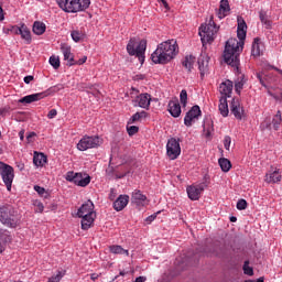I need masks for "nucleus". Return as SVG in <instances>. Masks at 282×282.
<instances>
[{
    "label": "nucleus",
    "instance_id": "13",
    "mask_svg": "<svg viewBox=\"0 0 282 282\" xmlns=\"http://www.w3.org/2000/svg\"><path fill=\"white\" fill-rule=\"evenodd\" d=\"M230 111L234 113V117L237 120H242L245 116L243 106H241V101H239V98H234L230 102Z\"/></svg>",
    "mask_w": 282,
    "mask_h": 282
},
{
    "label": "nucleus",
    "instance_id": "30",
    "mask_svg": "<svg viewBox=\"0 0 282 282\" xmlns=\"http://www.w3.org/2000/svg\"><path fill=\"white\" fill-rule=\"evenodd\" d=\"M32 31L36 35H42L46 32V24L43 22H34Z\"/></svg>",
    "mask_w": 282,
    "mask_h": 282
},
{
    "label": "nucleus",
    "instance_id": "23",
    "mask_svg": "<svg viewBox=\"0 0 282 282\" xmlns=\"http://www.w3.org/2000/svg\"><path fill=\"white\" fill-rule=\"evenodd\" d=\"M219 112L224 118H227L229 116V105L227 97H220L219 98V106H218Z\"/></svg>",
    "mask_w": 282,
    "mask_h": 282
},
{
    "label": "nucleus",
    "instance_id": "42",
    "mask_svg": "<svg viewBox=\"0 0 282 282\" xmlns=\"http://www.w3.org/2000/svg\"><path fill=\"white\" fill-rule=\"evenodd\" d=\"M147 117V111L142 110L141 112H135L132 117H131V121L132 123L141 120L142 118Z\"/></svg>",
    "mask_w": 282,
    "mask_h": 282
},
{
    "label": "nucleus",
    "instance_id": "41",
    "mask_svg": "<svg viewBox=\"0 0 282 282\" xmlns=\"http://www.w3.org/2000/svg\"><path fill=\"white\" fill-rule=\"evenodd\" d=\"M225 253H226V251H225V247L224 246H221V247L215 246V248L210 252V254H213L215 257H221Z\"/></svg>",
    "mask_w": 282,
    "mask_h": 282
},
{
    "label": "nucleus",
    "instance_id": "26",
    "mask_svg": "<svg viewBox=\"0 0 282 282\" xmlns=\"http://www.w3.org/2000/svg\"><path fill=\"white\" fill-rule=\"evenodd\" d=\"M147 196L143 195L140 191H135L132 193V203L139 205V206H144L147 202Z\"/></svg>",
    "mask_w": 282,
    "mask_h": 282
},
{
    "label": "nucleus",
    "instance_id": "39",
    "mask_svg": "<svg viewBox=\"0 0 282 282\" xmlns=\"http://www.w3.org/2000/svg\"><path fill=\"white\" fill-rule=\"evenodd\" d=\"M50 65H52V67L54 69H59V67H61V59H59V57H57L55 55L51 56L50 57Z\"/></svg>",
    "mask_w": 282,
    "mask_h": 282
},
{
    "label": "nucleus",
    "instance_id": "2",
    "mask_svg": "<svg viewBox=\"0 0 282 282\" xmlns=\"http://www.w3.org/2000/svg\"><path fill=\"white\" fill-rule=\"evenodd\" d=\"M180 47L176 40H167L156 46L152 53V63L166 65L178 54Z\"/></svg>",
    "mask_w": 282,
    "mask_h": 282
},
{
    "label": "nucleus",
    "instance_id": "44",
    "mask_svg": "<svg viewBox=\"0 0 282 282\" xmlns=\"http://www.w3.org/2000/svg\"><path fill=\"white\" fill-rule=\"evenodd\" d=\"M231 142H232L231 137L230 135H225V138H224V148L227 151H230Z\"/></svg>",
    "mask_w": 282,
    "mask_h": 282
},
{
    "label": "nucleus",
    "instance_id": "4",
    "mask_svg": "<svg viewBox=\"0 0 282 282\" xmlns=\"http://www.w3.org/2000/svg\"><path fill=\"white\" fill-rule=\"evenodd\" d=\"M56 2L67 13L84 12L90 6V0H56Z\"/></svg>",
    "mask_w": 282,
    "mask_h": 282
},
{
    "label": "nucleus",
    "instance_id": "27",
    "mask_svg": "<svg viewBox=\"0 0 282 282\" xmlns=\"http://www.w3.org/2000/svg\"><path fill=\"white\" fill-rule=\"evenodd\" d=\"M96 215H89V216H82V230H89L91 226L94 225Z\"/></svg>",
    "mask_w": 282,
    "mask_h": 282
},
{
    "label": "nucleus",
    "instance_id": "50",
    "mask_svg": "<svg viewBox=\"0 0 282 282\" xmlns=\"http://www.w3.org/2000/svg\"><path fill=\"white\" fill-rule=\"evenodd\" d=\"M57 115H58L57 109H51V110L48 111V113H47V118H48L50 120H52V119H55V118L57 117Z\"/></svg>",
    "mask_w": 282,
    "mask_h": 282
},
{
    "label": "nucleus",
    "instance_id": "17",
    "mask_svg": "<svg viewBox=\"0 0 282 282\" xmlns=\"http://www.w3.org/2000/svg\"><path fill=\"white\" fill-rule=\"evenodd\" d=\"M46 98V94H44V91L41 93H36V94H31V95H26L24 97H22L19 102L20 104H33V102H37L40 100H43Z\"/></svg>",
    "mask_w": 282,
    "mask_h": 282
},
{
    "label": "nucleus",
    "instance_id": "31",
    "mask_svg": "<svg viewBox=\"0 0 282 282\" xmlns=\"http://www.w3.org/2000/svg\"><path fill=\"white\" fill-rule=\"evenodd\" d=\"M70 36H72L73 41H75L77 43L85 40V33L83 30H73L70 32Z\"/></svg>",
    "mask_w": 282,
    "mask_h": 282
},
{
    "label": "nucleus",
    "instance_id": "45",
    "mask_svg": "<svg viewBox=\"0 0 282 282\" xmlns=\"http://www.w3.org/2000/svg\"><path fill=\"white\" fill-rule=\"evenodd\" d=\"M236 207L239 210H243V209L248 208V202H246V199H239Z\"/></svg>",
    "mask_w": 282,
    "mask_h": 282
},
{
    "label": "nucleus",
    "instance_id": "56",
    "mask_svg": "<svg viewBox=\"0 0 282 282\" xmlns=\"http://www.w3.org/2000/svg\"><path fill=\"white\" fill-rule=\"evenodd\" d=\"M262 24H264V26L267 29H271L272 28V22L269 19L265 22H263Z\"/></svg>",
    "mask_w": 282,
    "mask_h": 282
},
{
    "label": "nucleus",
    "instance_id": "22",
    "mask_svg": "<svg viewBox=\"0 0 282 282\" xmlns=\"http://www.w3.org/2000/svg\"><path fill=\"white\" fill-rule=\"evenodd\" d=\"M47 163V156L43 152H34L33 164L36 167H43Z\"/></svg>",
    "mask_w": 282,
    "mask_h": 282
},
{
    "label": "nucleus",
    "instance_id": "15",
    "mask_svg": "<svg viewBox=\"0 0 282 282\" xmlns=\"http://www.w3.org/2000/svg\"><path fill=\"white\" fill-rule=\"evenodd\" d=\"M61 52L64 55V61H67L68 67L76 65V59H74V54L72 53V46L68 44H62Z\"/></svg>",
    "mask_w": 282,
    "mask_h": 282
},
{
    "label": "nucleus",
    "instance_id": "64",
    "mask_svg": "<svg viewBox=\"0 0 282 282\" xmlns=\"http://www.w3.org/2000/svg\"><path fill=\"white\" fill-rule=\"evenodd\" d=\"M161 3H163V7H165V9H169V3L166 0H161Z\"/></svg>",
    "mask_w": 282,
    "mask_h": 282
},
{
    "label": "nucleus",
    "instance_id": "46",
    "mask_svg": "<svg viewBox=\"0 0 282 282\" xmlns=\"http://www.w3.org/2000/svg\"><path fill=\"white\" fill-rule=\"evenodd\" d=\"M127 131H128V134L130 137H132L139 132V127L138 126H130V127L128 126Z\"/></svg>",
    "mask_w": 282,
    "mask_h": 282
},
{
    "label": "nucleus",
    "instance_id": "37",
    "mask_svg": "<svg viewBox=\"0 0 282 282\" xmlns=\"http://www.w3.org/2000/svg\"><path fill=\"white\" fill-rule=\"evenodd\" d=\"M64 276H65V273L63 271H57L55 275H52L51 278H48L47 282H62Z\"/></svg>",
    "mask_w": 282,
    "mask_h": 282
},
{
    "label": "nucleus",
    "instance_id": "33",
    "mask_svg": "<svg viewBox=\"0 0 282 282\" xmlns=\"http://www.w3.org/2000/svg\"><path fill=\"white\" fill-rule=\"evenodd\" d=\"M218 163L223 172H229L232 167L231 162L227 159H220Z\"/></svg>",
    "mask_w": 282,
    "mask_h": 282
},
{
    "label": "nucleus",
    "instance_id": "34",
    "mask_svg": "<svg viewBox=\"0 0 282 282\" xmlns=\"http://www.w3.org/2000/svg\"><path fill=\"white\" fill-rule=\"evenodd\" d=\"M281 123H282V113L280 110H278L276 115L272 119V124L275 131L279 130Z\"/></svg>",
    "mask_w": 282,
    "mask_h": 282
},
{
    "label": "nucleus",
    "instance_id": "58",
    "mask_svg": "<svg viewBox=\"0 0 282 282\" xmlns=\"http://www.w3.org/2000/svg\"><path fill=\"white\" fill-rule=\"evenodd\" d=\"M265 17H267V13L264 11H260V13H259L260 21L265 19Z\"/></svg>",
    "mask_w": 282,
    "mask_h": 282
},
{
    "label": "nucleus",
    "instance_id": "8",
    "mask_svg": "<svg viewBox=\"0 0 282 282\" xmlns=\"http://www.w3.org/2000/svg\"><path fill=\"white\" fill-rule=\"evenodd\" d=\"M0 176L7 187V191L11 192L14 180V169L3 162H0Z\"/></svg>",
    "mask_w": 282,
    "mask_h": 282
},
{
    "label": "nucleus",
    "instance_id": "40",
    "mask_svg": "<svg viewBox=\"0 0 282 282\" xmlns=\"http://www.w3.org/2000/svg\"><path fill=\"white\" fill-rule=\"evenodd\" d=\"M188 99V94L186 89H182L180 93V102L183 107H186Z\"/></svg>",
    "mask_w": 282,
    "mask_h": 282
},
{
    "label": "nucleus",
    "instance_id": "35",
    "mask_svg": "<svg viewBox=\"0 0 282 282\" xmlns=\"http://www.w3.org/2000/svg\"><path fill=\"white\" fill-rule=\"evenodd\" d=\"M110 252L112 254H126L127 257H129V251L123 249L121 246H111Z\"/></svg>",
    "mask_w": 282,
    "mask_h": 282
},
{
    "label": "nucleus",
    "instance_id": "11",
    "mask_svg": "<svg viewBox=\"0 0 282 282\" xmlns=\"http://www.w3.org/2000/svg\"><path fill=\"white\" fill-rule=\"evenodd\" d=\"M208 185L198 184V185H191L186 187V193L189 199L198 200L202 196V193L205 191V187Z\"/></svg>",
    "mask_w": 282,
    "mask_h": 282
},
{
    "label": "nucleus",
    "instance_id": "59",
    "mask_svg": "<svg viewBox=\"0 0 282 282\" xmlns=\"http://www.w3.org/2000/svg\"><path fill=\"white\" fill-rule=\"evenodd\" d=\"M36 137V133L35 132H30L28 135H26V139L28 140H31L32 138Z\"/></svg>",
    "mask_w": 282,
    "mask_h": 282
},
{
    "label": "nucleus",
    "instance_id": "53",
    "mask_svg": "<svg viewBox=\"0 0 282 282\" xmlns=\"http://www.w3.org/2000/svg\"><path fill=\"white\" fill-rule=\"evenodd\" d=\"M261 128L264 130H271V123L269 121H264L261 123Z\"/></svg>",
    "mask_w": 282,
    "mask_h": 282
},
{
    "label": "nucleus",
    "instance_id": "47",
    "mask_svg": "<svg viewBox=\"0 0 282 282\" xmlns=\"http://www.w3.org/2000/svg\"><path fill=\"white\" fill-rule=\"evenodd\" d=\"M33 189H34L40 196H42V197H44L45 195H47L46 189H45L44 187L39 186V185H35V186L33 187Z\"/></svg>",
    "mask_w": 282,
    "mask_h": 282
},
{
    "label": "nucleus",
    "instance_id": "20",
    "mask_svg": "<svg viewBox=\"0 0 282 282\" xmlns=\"http://www.w3.org/2000/svg\"><path fill=\"white\" fill-rule=\"evenodd\" d=\"M167 111L173 118H178L182 115V107L178 100H170L167 104Z\"/></svg>",
    "mask_w": 282,
    "mask_h": 282
},
{
    "label": "nucleus",
    "instance_id": "60",
    "mask_svg": "<svg viewBox=\"0 0 282 282\" xmlns=\"http://www.w3.org/2000/svg\"><path fill=\"white\" fill-rule=\"evenodd\" d=\"M90 279H91V281L98 280V274L97 273H91Z\"/></svg>",
    "mask_w": 282,
    "mask_h": 282
},
{
    "label": "nucleus",
    "instance_id": "55",
    "mask_svg": "<svg viewBox=\"0 0 282 282\" xmlns=\"http://www.w3.org/2000/svg\"><path fill=\"white\" fill-rule=\"evenodd\" d=\"M158 217V214H152L151 216H149L145 221L148 224H151L155 218Z\"/></svg>",
    "mask_w": 282,
    "mask_h": 282
},
{
    "label": "nucleus",
    "instance_id": "9",
    "mask_svg": "<svg viewBox=\"0 0 282 282\" xmlns=\"http://www.w3.org/2000/svg\"><path fill=\"white\" fill-rule=\"evenodd\" d=\"M167 158L170 160H176L181 155L180 140L176 138H170L167 140Z\"/></svg>",
    "mask_w": 282,
    "mask_h": 282
},
{
    "label": "nucleus",
    "instance_id": "19",
    "mask_svg": "<svg viewBox=\"0 0 282 282\" xmlns=\"http://www.w3.org/2000/svg\"><path fill=\"white\" fill-rule=\"evenodd\" d=\"M94 204L88 200L87 203H85L84 205H82L77 212V216L78 217H85V216H95V212H94Z\"/></svg>",
    "mask_w": 282,
    "mask_h": 282
},
{
    "label": "nucleus",
    "instance_id": "28",
    "mask_svg": "<svg viewBox=\"0 0 282 282\" xmlns=\"http://www.w3.org/2000/svg\"><path fill=\"white\" fill-rule=\"evenodd\" d=\"M195 63H196V57L193 55H186L182 61V65L183 67H185V69H187V72H192Z\"/></svg>",
    "mask_w": 282,
    "mask_h": 282
},
{
    "label": "nucleus",
    "instance_id": "49",
    "mask_svg": "<svg viewBox=\"0 0 282 282\" xmlns=\"http://www.w3.org/2000/svg\"><path fill=\"white\" fill-rule=\"evenodd\" d=\"M10 111H11V107L10 106H4V107L0 108V116L4 117L8 113H10Z\"/></svg>",
    "mask_w": 282,
    "mask_h": 282
},
{
    "label": "nucleus",
    "instance_id": "6",
    "mask_svg": "<svg viewBox=\"0 0 282 282\" xmlns=\"http://www.w3.org/2000/svg\"><path fill=\"white\" fill-rule=\"evenodd\" d=\"M147 50V41L141 40L140 42H137L135 37H132L128 45L127 51L131 56H137L140 61V63H144V53Z\"/></svg>",
    "mask_w": 282,
    "mask_h": 282
},
{
    "label": "nucleus",
    "instance_id": "57",
    "mask_svg": "<svg viewBox=\"0 0 282 282\" xmlns=\"http://www.w3.org/2000/svg\"><path fill=\"white\" fill-rule=\"evenodd\" d=\"M145 281H147L145 276H138L134 282H145Z\"/></svg>",
    "mask_w": 282,
    "mask_h": 282
},
{
    "label": "nucleus",
    "instance_id": "32",
    "mask_svg": "<svg viewBox=\"0 0 282 282\" xmlns=\"http://www.w3.org/2000/svg\"><path fill=\"white\" fill-rule=\"evenodd\" d=\"M260 43H261V40L259 37H256L253 40L252 48H251V54L253 56H259L260 55V53H261Z\"/></svg>",
    "mask_w": 282,
    "mask_h": 282
},
{
    "label": "nucleus",
    "instance_id": "16",
    "mask_svg": "<svg viewBox=\"0 0 282 282\" xmlns=\"http://www.w3.org/2000/svg\"><path fill=\"white\" fill-rule=\"evenodd\" d=\"M13 32L15 34L21 35V39L24 40L25 44H31L32 43V35L31 31L28 29L25 24L13 28Z\"/></svg>",
    "mask_w": 282,
    "mask_h": 282
},
{
    "label": "nucleus",
    "instance_id": "38",
    "mask_svg": "<svg viewBox=\"0 0 282 282\" xmlns=\"http://www.w3.org/2000/svg\"><path fill=\"white\" fill-rule=\"evenodd\" d=\"M243 273L248 276L253 275V269L250 267V261H245L243 267H242Z\"/></svg>",
    "mask_w": 282,
    "mask_h": 282
},
{
    "label": "nucleus",
    "instance_id": "14",
    "mask_svg": "<svg viewBox=\"0 0 282 282\" xmlns=\"http://www.w3.org/2000/svg\"><path fill=\"white\" fill-rule=\"evenodd\" d=\"M264 181L268 184H278L282 181V171L271 166L270 171L267 173Z\"/></svg>",
    "mask_w": 282,
    "mask_h": 282
},
{
    "label": "nucleus",
    "instance_id": "7",
    "mask_svg": "<svg viewBox=\"0 0 282 282\" xmlns=\"http://www.w3.org/2000/svg\"><path fill=\"white\" fill-rule=\"evenodd\" d=\"M102 144V139L98 135H84L77 143L79 151H87L89 149H97Z\"/></svg>",
    "mask_w": 282,
    "mask_h": 282
},
{
    "label": "nucleus",
    "instance_id": "12",
    "mask_svg": "<svg viewBox=\"0 0 282 282\" xmlns=\"http://www.w3.org/2000/svg\"><path fill=\"white\" fill-rule=\"evenodd\" d=\"M209 61H210V57L205 54L198 57L197 65H198L199 75L202 79H204V77L209 74Z\"/></svg>",
    "mask_w": 282,
    "mask_h": 282
},
{
    "label": "nucleus",
    "instance_id": "1",
    "mask_svg": "<svg viewBox=\"0 0 282 282\" xmlns=\"http://www.w3.org/2000/svg\"><path fill=\"white\" fill-rule=\"evenodd\" d=\"M247 30L248 25L246 24V21L239 22L237 29L239 42L237 39H229L225 45L224 61L227 65L236 67L237 69H239V55L243 50V41L246 40Z\"/></svg>",
    "mask_w": 282,
    "mask_h": 282
},
{
    "label": "nucleus",
    "instance_id": "54",
    "mask_svg": "<svg viewBox=\"0 0 282 282\" xmlns=\"http://www.w3.org/2000/svg\"><path fill=\"white\" fill-rule=\"evenodd\" d=\"M86 61H87V57L84 56L83 58L75 61V65H85Z\"/></svg>",
    "mask_w": 282,
    "mask_h": 282
},
{
    "label": "nucleus",
    "instance_id": "29",
    "mask_svg": "<svg viewBox=\"0 0 282 282\" xmlns=\"http://www.w3.org/2000/svg\"><path fill=\"white\" fill-rule=\"evenodd\" d=\"M64 89H65V87H64L63 84H57V85H55V86L50 87L48 89H46V90L43 91V93H44V95H45V98H47V97H50V96H52V95H54V94H57V93H59V91H62V90H64Z\"/></svg>",
    "mask_w": 282,
    "mask_h": 282
},
{
    "label": "nucleus",
    "instance_id": "52",
    "mask_svg": "<svg viewBox=\"0 0 282 282\" xmlns=\"http://www.w3.org/2000/svg\"><path fill=\"white\" fill-rule=\"evenodd\" d=\"M34 80V76L29 75L23 78L24 84L30 85Z\"/></svg>",
    "mask_w": 282,
    "mask_h": 282
},
{
    "label": "nucleus",
    "instance_id": "3",
    "mask_svg": "<svg viewBox=\"0 0 282 282\" xmlns=\"http://www.w3.org/2000/svg\"><path fill=\"white\" fill-rule=\"evenodd\" d=\"M0 223L7 228H18L21 223L19 212L12 205L0 206Z\"/></svg>",
    "mask_w": 282,
    "mask_h": 282
},
{
    "label": "nucleus",
    "instance_id": "63",
    "mask_svg": "<svg viewBox=\"0 0 282 282\" xmlns=\"http://www.w3.org/2000/svg\"><path fill=\"white\" fill-rule=\"evenodd\" d=\"M257 78L259 79L260 84L263 85L262 76L260 73L257 74Z\"/></svg>",
    "mask_w": 282,
    "mask_h": 282
},
{
    "label": "nucleus",
    "instance_id": "21",
    "mask_svg": "<svg viewBox=\"0 0 282 282\" xmlns=\"http://www.w3.org/2000/svg\"><path fill=\"white\" fill-rule=\"evenodd\" d=\"M135 102H138V106L142 109H149L151 105V95L145 93V94H140L137 97Z\"/></svg>",
    "mask_w": 282,
    "mask_h": 282
},
{
    "label": "nucleus",
    "instance_id": "18",
    "mask_svg": "<svg viewBox=\"0 0 282 282\" xmlns=\"http://www.w3.org/2000/svg\"><path fill=\"white\" fill-rule=\"evenodd\" d=\"M234 91V82L231 80H225L220 84L219 86V93L221 95V97L230 98L231 94Z\"/></svg>",
    "mask_w": 282,
    "mask_h": 282
},
{
    "label": "nucleus",
    "instance_id": "10",
    "mask_svg": "<svg viewBox=\"0 0 282 282\" xmlns=\"http://www.w3.org/2000/svg\"><path fill=\"white\" fill-rule=\"evenodd\" d=\"M202 117V109L198 105L193 106L184 117V126L192 127L195 120Z\"/></svg>",
    "mask_w": 282,
    "mask_h": 282
},
{
    "label": "nucleus",
    "instance_id": "25",
    "mask_svg": "<svg viewBox=\"0 0 282 282\" xmlns=\"http://www.w3.org/2000/svg\"><path fill=\"white\" fill-rule=\"evenodd\" d=\"M90 183V176L83 174V173H76V178H75V185L80 186V187H86Z\"/></svg>",
    "mask_w": 282,
    "mask_h": 282
},
{
    "label": "nucleus",
    "instance_id": "51",
    "mask_svg": "<svg viewBox=\"0 0 282 282\" xmlns=\"http://www.w3.org/2000/svg\"><path fill=\"white\" fill-rule=\"evenodd\" d=\"M35 207H36V212H39V213H43L44 212V205H43V203H41V202H36L35 204Z\"/></svg>",
    "mask_w": 282,
    "mask_h": 282
},
{
    "label": "nucleus",
    "instance_id": "48",
    "mask_svg": "<svg viewBox=\"0 0 282 282\" xmlns=\"http://www.w3.org/2000/svg\"><path fill=\"white\" fill-rule=\"evenodd\" d=\"M65 180L70 183H76V173L67 172Z\"/></svg>",
    "mask_w": 282,
    "mask_h": 282
},
{
    "label": "nucleus",
    "instance_id": "61",
    "mask_svg": "<svg viewBox=\"0 0 282 282\" xmlns=\"http://www.w3.org/2000/svg\"><path fill=\"white\" fill-rule=\"evenodd\" d=\"M1 20H4V13L2 7L0 6V21Z\"/></svg>",
    "mask_w": 282,
    "mask_h": 282
},
{
    "label": "nucleus",
    "instance_id": "43",
    "mask_svg": "<svg viewBox=\"0 0 282 282\" xmlns=\"http://www.w3.org/2000/svg\"><path fill=\"white\" fill-rule=\"evenodd\" d=\"M219 10L223 11L224 13L229 12L230 11L229 1L228 0H221L220 6H219Z\"/></svg>",
    "mask_w": 282,
    "mask_h": 282
},
{
    "label": "nucleus",
    "instance_id": "5",
    "mask_svg": "<svg viewBox=\"0 0 282 282\" xmlns=\"http://www.w3.org/2000/svg\"><path fill=\"white\" fill-rule=\"evenodd\" d=\"M218 31L219 26H217V24L215 23L214 17H210L208 23H205L199 28L198 34L200 36L203 45L214 42Z\"/></svg>",
    "mask_w": 282,
    "mask_h": 282
},
{
    "label": "nucleus",
    "instance_id": "24",
    "mask_svg": "<svg viewBox=\"0 0 282 282\" xmlns=\"http://www.w3.org/2000/svg\"><path fill=\"white\" fill-rule=\"evenodd\" d=\"M129 203V196L128 195H120L116 202L113 203V208L117 212L122 210Z\"/></svg>",
    "mask_w": 282,
    "mask_h": 282
},
{
    "label": "nucleus",
    "instance_id": "62",
    "mask_svg": "<svg viewBox=\"0 0 282 282\" xmlns=\"http://www.w3.org/2000/svg\"><path fill=\"white\" fill-rule=\"evenodd\" d=\"M115 197H116L115 191L111 189L110 195H109V198H110L111 200H113Z\"/></svg>",
    "mask_w": 282,
    "mask_h": 282
},
{
    "label": "nucleus",
    "instance_id": "36",
    "mask_svg": "<svg viewBox=\"0 0 282 282\" xmlns=\"http://www.w3.org/2000/svg\"><path fill=\"white\" fill-rule=\"evenodd\" d=\"M245 85H246V78L241 76L240 78H238V82H236L235 84L236 94L241 95V90H243Z\"/></svg>",
    "mask_w": 282,
    "mask_h": 282
}]
</instances>
